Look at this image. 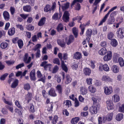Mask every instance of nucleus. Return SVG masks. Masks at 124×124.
Wrapping results in <instances>:
<instances>
[{
	"instance_id": "nucleus-46",
	"label": "nucleus",
	"mask_w": 124,
	"mask_h": 124,
	"mask_svg": "<svg viewBox=\"0 0 124 124\" xmlns=\"http://www.w3.org/2000/svg\"><path fill=\"white\" fill-rule=\"evenodd\" d=\"M3 101L6 104L10 106H12V103L11 101H9L8 100H6L5 98H4L3 99Z\"/></svg>"
},
{
	"instance_id": "nucleus-57",
	"label": "nucleus",
	"mask_w": 124,
	"mask_h": 124,
	"mask_svg": "<svg viewBox=\"0 0 124 124\" xmlns=\"http://www.w3.org/2000/svg\"><path fill=\"white\" fill-rule=\"evenodd\" d=\"M71 66L73 69L76 70L78 67L77 62H74L72 63Z\"/></svg>"
},
{
	"instance_id": "nucleus-56",
	"label": "nucleus",
	"mask_w": 124,
	"mask_h": 124,
	"mask_svg": "<svg viewBox=\"0 0 124 124\" xmlns=\"http://www.w3.org/2000/svg\"><path fill=\"white\" fill-rule=\"evenodd\" d=\"M59 69V67L57 65H55L53 69L52 73H56Z\"/></svg>"
},
{
	"instance_id": "nucleus-48",
	"label": "nucleus",
	"mask_w": 124,
	"mask_h": 124,
	"mask_svg": "<svg viewBox=\"0 0 124 124\" xmlns=\"http://www.w3.org/2000/svg\"><path fill=\"white\" fill-rule=\"evenodd\" d=\"M103 69L105 71H108L109 70V68L107 64H105L103 65Z\"/></svg>"
},
{
	"instance_id": "nucleus-41",
	"label": "nucleus",
	"mask_w": 124,
	"mask_h": 124,
	"mask_svg": "<svg viewBox=\"0 0 124 124\" xmlns=\"http://www.w3.org/2000/svg\"><path fill=\"white\" fill-rule=\"evenodd\" d=\"M115 19L114 17H110L107 23L109 24H112L114 22Z\"/></svg>"
},
{
	"instance_id": "nucleus-14",
	"label": "nucleus",
	"mask_w": 124,
	"mask_h": 124,
	"mask_svg": "<svg viewBox=\"0 0 124 124\" xmlns=\"http://www.w3.org/2000/svg\"><path fill=\"white\" fill-rule=\"evenodd\" d=\"M62 16V14L61 13L59 14L55 13L52 16V19L55 20L60 19Z\"/></svg>"
},
{
	"instance_id": "nucleus-26",
	"label": "nucleus",
	"mask_w": 124,
	"mask_h": 124,
	"mask_svg": "<svg viewBox=\"0 0 124 124\" xmlns=\"http://www.w3.org/2000/svg\"><path fill=\"white\" fill-rule=\"evenodd\" d=\"M118 62L121 67H123L124 66V60L122 57H120L118 58Z\"/></svg>"
},
{
	"instance_id": "nucleus-63",
	"label": "nucleus",
	"mask_w": 124,
	"mask_h": 124,
	"mask_svg": "<svg viewBox=\"0 0 124 124\" xmlns=\"http://www.w3.org/2000/svg\"><path fill=\"white\" fill-rule=\"evenodd\" d=\"M20 16L23 19H26L27 17L29 16L28 14H20Z\"/></svg>"
},
{
	"instance_id": "nucleus-42",
	"label": "nucleus",
	"mask_w": 124,
	"mask_h": 124,
	"mask_svg": "<svg viewBox=\"0 0 124 124\" xmlns=\"http://www.w3.org/2000/svg\"><path fill=\"white\" fill-rule=\"evenodd\" d=\"M18 80L16 79L15 81L12 84L11 87L13 88H15L18 85Z\"/></svg>"
},
{
	"instance_id": "nucleus-25",
	"label": "nucleus",
	"mask_w": 124,
	"mask_h": 124,
	"mask_svg": "<svg viewBox=\"0 0 124 124\" xmlns=\"http://www.w3.org/2000/svg\"><path fill=\"white\" fill-rule=\"evenodd\" d=\"M23 10L27 12H30L31 9V7L29 5H26L23 7Z\"/></svg>"
},
{
	"instance_id": "nucleus-8",
	"label": "nucleus",
	"mask_w": 124,
	"mask_h": 124,
	"mask_svg": "<svg viewBox=\"0 0 124 124\" xmlns=\"http://www.w3.org/2000/svg\"><path fill=\"white\" fill-rule=\"evenodd\" d=\"M69 14L67 11H65L62 17L63 20L65 22H67L69 19Z\"/></svg>"
},
{
	"instance_id": "nucleus-60",
	"label": "nucleus",
	"mask_w": 124,
	"mask_h": 124,
	"mask_svg": "<svg viewBox=\"0 0 124 124\" xmlns=\"http://www.w3.org/2000/svg\"><path fill=\"white\" fill-rule=\"evenodd\" d=\"M90 21H88L85 24L84 23L82 24H81L80 25V27H83L84 29H85V27L86 26H88L89 25V24H90Z\"/></svg>"
},
{
	"instance_id": "nucleus-31",
	"label": "nucleus",
	"mask_w": 124,
	"mask_h": 124,
	"mask_svg": "<svg viewBox=\"0 0 124 124\" xmlns=\"http://www.w3.org/2000/svg\"><path fill=\"white\" fill-rule=\"evenodd\" d=\"M80 118L78 117H76L72 118L71 120V123L72 124H76L79 120Z\"/></svg>"
},
{
	"instance_id": "nucleus-50",
	"label": "nucleus",
	"mask_w": 124,
	"mask_h": 124,
	"mask_svg": "<svg viewBox=\"0 0 124 124\" xmlns=\"http://www.w3.org/2000/svg\"><path fill=\"white\" fill-rule=\"evenodd\" d=\"M87 63L90 65L92 68L93 69L94 68L95 66L93 62L92 61H87Z\"/></svg>"
},
{
	"instance_id": "nucleus-47",
	"label": "nucleus",
	"mask_w": 124,
	"mask_h": 124,
	"mask_svg": "<svg viewBox=\"0 0 124 124\" xmlns=\"http://www.w3.org/2000/svg\"><path fill=\"white\" fill-rule=\"evenodd\" d=\"M8 46V44L4 42L1 43L0 44V47L3 49H5Z\"/></svg>"
},
{
	"instance_id": "nucleus-45",
	"label": "nucleus",
	"mask_w": 124,
	"mask_h": 124,
	"mask_svg": "<svg viewBox=\"0 0 124 124\" xmlns=\"http://www.w3.org/2000/svg\"><path fill=\"white\" fill-rule=\"evenodd\" d=\"M44 10L46 12L51 11L50 6L48 4L46 5L44 8Z\"/></svg>"
},
{
	"instance_id": "nucleus-13",
	"label": "nucleus",
	"mask_w": 124,
	"mask_h": 124,
	"mask_svg": "<svg viewBox=\"0 0 124 124\" xmlns=\"http://www.w3.org/2000/svg\"><path fill=\"white\" fill-rule=\"evenodd\" d=\"M112 99L114 102H117L119 101L120 98L119 95L117 94H115L112 97Z\"/></svg>"
},
{
	"instance_id": "nucleus-52",
	"label": "nucleus",
	"mask_w": 124,
	"mask_h": 124,
	"mask_svg": "<svg viewBox=\"0 0 124 124\" xmlns=\"http://www.w3.org/2000/svg\"><path fill=\"white\" fill-rule=\"evenodd\" d=\"M93 79L91 78H87L86 79V82L88 85H91L92 83Z\"/></svg>"
},
{
	"instance_id": "nucleus-44",
	"label": "nucleus",
	"mask_w": 124,
	"mask_h": 124,
	"mask_svg": "<svg viewBox=\"0 0 124 124\" xmlns=\"http://www.w3.org/2000/svg\"><path fill=\"white\" fill-rule=\"evenodd\" d=\"M63 28L62 24L61 23H60L57 26V29L58 31H60L63 30Z\"/></svg>"
},
{
	"instance_id": "nucleus-21",
	"label": "nucleus",
	"mask_w": 124,
	"mask_h": 124,
	"mask_svg": "<svg viewBox=\"0 0 124 124\" xmlns=\"http://www.w3.org/2000/svg\"><path fill=\"white\" fill-rule=\"evenodd\" d=\"M74 40V37L73 35H70L69 38L68 40H66V41L68 45H69L73 42Z\"/></svg>"
},
{
	"instance_id": "nucleus-15",
	"label": "nucleus",
	"mask_w": 124,
	"mask_h": 124,
	"mask_svg": "<svg viewBox=\"0 0 124 124\" xmlns=\"http://www.w3.org/2000/svg\"><path fill=\"white\" fill-rule=\"evenodd\" d=\"M108 52V51L106 48H103L99 51L98 53L100 55H103L107 53Z\"/></svg>"
},
{
	"instance_id": "nucleus-19",
	"label": "nucleus",
	"mask_w": 124,
	"mask_h": 124,
	"mask_svg": "<svg viewBox=\"0 0 124 124\" xmlns=\"http://www.w3.org/2000/svg\"><path fill=\"white\" fill-rule=\"evenodd\" d=\"M81 57V54L79 52H76L74 54L73 56L74 59L78 60L80 59Z\"/></svg>"
},
{
	"instance_id": "nucleus-27",
	"label": "nucleus",
	"mask_w": 124,
	"mask_h": 124,
	"mask_svg": "<svg viewBox=\"0 0 124 124\" xmlns=\"http://www.w3.org/2000/svg\"><path fill=\"white\" fill-rule=\"evenodd\" d=\"M66 80L65 82L66 84H68L70 83L72 80V79L70 77V76L68 75L66 76Z\"/></svg>"
},
{
	"instance_id": "nucleus-64",
	"label": "nucleus",
	"mask_w": 124,
	"mask_h": 124,
	"mask_svg": "<svg viewBox=\"0 0 124 124\" xmlns=\"http://www.w3.org/2000/svg\"><path fill=\"white\" fill-rule=\"evenodd\" d=\"M30 88V85L27 83L25 84L24 85V89L26 90H29Z\"/></svg>"
},
{
	"instance_id": "nucleus-7",
	"label": "nucleus",
	"mask_w": 124,
	"mask_h": 124,
	"mask_svg": "<svg viewBox=\"0 0 124 124\" xmlns=\"http://www.w3.org/2000/svg\"><path fill=\"white\" fill-rule=\"evenodd\" d=\"M37 77L40 78V79L38 80V81H41L43 83L45 82L46 77L44 75H42L41 73L38 70L37 72Z\"/></svg>"
},
{
	"instance_id": "nucleus-3",
	"label": "nucleus",
	"mask_w": 124,
	"mask_h": 124,
	"mask_svg": "<svg viewBox=\"0 0 124 124\" xmlns=\"http://www.w3.org/2000/svg\"><path fill=\"white\" fill-rule=\"evenodd\" d=\"M117 36L120 39H122L124 37V28H118L116 31Z\"/></svg>"
},
{
	"instance_id": "nucleus-5",
	"label": "nucleus",
	"mask_w": 124,
	"mask_h": 124,
	"mask_svg": "<svg viewBox=\"0 0 124 124\" xmlns=\"http://www.w3.org/2000/svg\"><path fill=\"white\" fill-rule=\"evenodd\" d=\"M101 80L102 81L105 82H112L113 79L108 76L104 75L101 77Z\"/></svg>"
},
{
	"instance_id": "nucleus-18",
	"label": "nucleus",
	"mask_w": 124,
	"mask_h": 124,
	"mask_svg": "<svg viewBox=\"0 0 124 124\" xmlns=\"http://www.w3.org/2000/svg\"><path fill=\"white\" fill-rule=\"evenodd\" d=\"M3 15L5 19L8 21L10 19V16L9 13L6 11H5L3 13Z\"/></svg>"
},
{
	"instance_id": "nucleus-40",
	"label": "nucleus",
	"mask_w": 124,
	"mask_h": 124,
	"mask_svg": "<svg viewBox=\"0 0 124 124\" xmlns=\"http://www.w3.org/2000/svg\"><path fill=\"white\" fill-rule=\"evenodd\" d=\"M105 120V118L104 117H99L98 119V124H102V123H104Z\"/></svg>"
},
{
	"instance_id": "nucleus-20",
	"label": "nucleus",
	"mask_w": 124,
	"mask_h": 124,
	"mask_svg": "<svg viewBox=\"0 0 124 124\" xmlns=\"http://www.w3.org/2000/svg\"><path fill=\"white\" fill-rule=\"evenodd\" d=\"M32 94L31 93L28 92L25 96V99L28 102L30 101L32 99Z\"/></svg>"
},
{
	"instance_id": "nucleus-38",
	"label": "nucleus",
	"mask_w": 124,
	"mask_h": 124,
	"mask_svg": "<svg viewBox=\"0 0 124 124\" xmlns=\"http://www.w3.org/2000/svg\"><path fill=\"white\" fill-rule=\"evenodd\" d=\"M118 111L120 112L124 113V103L119 107Z\"/></svg>"
},
{
	"instance_id": "nucleus-53",
	"label": "nucleus",
	"mask_w": 124,
	"mask_h": 124,
	"mask_svg": "<svg viewBox=\"0 0 124 124\" xmlns=\"http://www.w3.org/2000/svg\"><path fill=\"white\" fill-rule=\"evenodd\" d=\"M29 110L32 112H34L35 111L34 106L32 104H30Z\"/></svg>"
},
{
	"instance_id": "nucleus-12",
	"label": "nucleus",
	"mask_w": 124,
	"mask_h": 124,
	"mask_svg": "<svg viewBox=\"0 0 124 124\" xmlns=\"http://www.w3.org/2000/svg\"><path fill=\"white\" fill-rule=\"evenodd\" d=\"M35 70L33 69L30 73V78L31 80H35L36 78L35 76Z\"/></svg>"
},
{
	"instance_id": "nucleus-54",
	"label": "nucleus",
	"mask_w": 124,
	"mask_h": 124,
	"mask_svg": "<svg viewBox=\"0 0 124 124\" xmlns=\"http://www.w3.org/2000/svg\"><path fill=\"white\" fill-rule=\"evenodd\" d=\"M83 16H78L74 17L73 19V20L74 21L75 20H78V22L79 23L80 22V21L82 19Z\"/></svg>"
},
{
	"instance_id": "nucleus-10",
	"label": "nucleus",
	"mask_w": 124,
	"mask_h": 124,
	"mask_svg": "<svg viewBox=\"0 0 124 124\" xmlns=\"http://www.w3.org/2000/svg\"><path fill=\"white\" fill-rule=\"evenodd\" d=\"M31 60V58L30 57H28V54L26 53L24 55L23 58L24 62L27 64L29 63Z\"/></svg>"
},
{
	"instance_id": "nucleus-29",
	"label": "nucleus",
	"mask_w": 124,
	"mask_h": 124,
	"mask_svg": "<svg viewBox=\"0 0 124 124\" xmlns=\"http://www.w3.org/2000/svg\"><path fill=\"white\" fill-rule=\"evenodd\" d=\"M56 89L59 94L61 95L62 92V88L61 85H57L56 87Z\"/></svg>"
},
{
	"instance_id": "nucleus-36",
	"label": "nucleus",
	"mask_w": 124,
	"mask_h": 124,
	"mask_svg": "<svg viewBox=\"0 0 124 124\" xmlns=\"http://www.w3.org/2000/svg\"><path fill=\"white\" fill-rule=\"evenodd\" d=\"M72 31L75 37H77L78 34V29L74 27L72 28Z\"/></svg>"
},
{
	"instance_id": "nucleus-37",
	"label": "nucleus",
	"mask_w": 124,
	"mask_h": 124,
	"mask_svg": "<svg viewBox=\"0 0 124 124\" xmlns=\"http://www.w3.org/2000/svg\"><path fill=\"white\" fill-rule=\"evenodd\" d=\"M69 3H66L63 4L62 5V9L64 10L68 9L69 7Z\"/></svg>"
},
{
	"instance_id": "nucleus-2",
	"label": "nucleus",
	"mask_w": 124,
	"mask_h": 124,
	"mask_svg": "<svg viewBox=\"0 0 124 124\" xmlns=\"http://www.w3.org/2000/svg\"><path fill=\"white\" fill-rule=\"evenodd\" d=\"M104 92L106 95L111 94L113 92L112 87L111 86H105L104 87Z\"/></svg>"
},
{
	"instance_id": "nucleus-6",
	"label": "nucleus",
	"mask_w": 124,
	"mask_h": 124,
	"mask_svg": "<svg viewBox=\"0 0 124 124\" xmlns=\"http://www.w3.org/2000/svg\"><path fill=\"white\" fill-rule=\"evenodd\" d=\"M112 53L110 51H108L107 54L105 55L103 57V59L105 61H107L111 60L112 57Z\"/></svg>"
},
{
	"instance_id": "nucleus-43",
	"label": "nucleus",
	"mask_w": 124,
	"mask_h": 124,
	"mask_svg": "<svg viewBox=\"0 0 124 124\" xmlns=\"http://www.w3.org/2000/svg\"><path fill=\"white\" fill-rule=\"evenodd\" d=\"M17 43L19 47L21 49L23 46V43L21 39H19L17 41Z\"/></svg>"
},
{
	"instance_id": "nucleus-4",
	"label": "nucleus",
	"mask_w": 124,
	"mask_h": 124,
	"mask_svg": "<svg viewBox=\"0 0 124 124\" xmlns=\"http://www.w3.org/2000/svg\"><path fill=\"white\" fill-rule=\"evenodd\" d=\"M107 106L108 110L114 109V106L113 102L111 100H109L106 101Z\"/></svg>"
},
{
	"instance_id": "nucleus-58",
	"label": "nucleus",
	"mask_w": 124,
	"mask_h": 124,
	"mask_svg": "<svg viewBox=\"0 0 124 124\" xmlns=\"http://www.w3.org/2000/svg\"><path fill=\"white\" fill-rule=\"evenodd\" d=\"M53 62L54 63L58 65H59L60 64L59 59L57 58L54 59L53 60Z\"/></svg>"
},
{
	"instance_id": "nucleus-35",
	"label": "nucleus",
	"mask_w": 124,
	"mask_h": 124,
	"mask_svg": "<svg viewBox=\"0 0 124 124\" xmlns=\"http://www.w3.org/2000/svg\"><path fill=\"white\" fill-rule=\"evenodd\" d=\"M15 32V28H13L10 29L8 31V34L10 36L14 35Z\"/></svg>"
},
{
	"instance_id": "nucleus-32",
	"label": "nucleus",
	"mask_w": 124,
	"mask_h": 124,
	"mask_svg": "<svg viewBox=\"0 0 124 124\" xmlns=\"http://www.w3.org/2000/svg\"><path fill=\"white\" fill-rule=\"evenodd\" d=\"M57 42L58 44L62 47L64 46L65 43L64 42V40H61L60 39H58L57 40Z\"/></svg>"
},
{
	"instance_id": "nucleus-23",
	"label": "nucleus",
	"mask_w": 124,
	"mask_h": 124,
	"mask_svg": "<svg viewBox=\"0 0 124 124\" xmlns=\"http://www.w3.org/2000/svg\"><path fill=\"white\" fill-rule=\"evenodd\" d=\"M89 91L91 93H94L96 91V88L92 85H90L88 87Z\"/></svg>"
},
{
	"instance_id": "nucleus-30",
	"label": "nucleus",
	"mask_w": 124,
	"mask_h": 124,
	"mask_svg": "<svg viewBox=\"0 0 124 124\" xmlns=\"http://www.w3.org/2000/svg\"><path fill=\"white\" fill-rule=\"evenodd\" d=\"M49 94L51 96H56L55 90L53 89H51L49 91Z\"/></svg>"
},
{
	"instance_id": "nucleus-22",
	"label": "nucleus",
	"mask_w": 124,
	"mask_h": 124,
	"mask_svg": "<svg viewBox=\"0 0 124 124\" xmlns=\"http://www.w3.org/2000/svg\"><path fill=\"white\" fill-rule=\"evenodd\" d=\"M47 62L46 61H45L42 62L40 65L41 66L44 67L45 69H46L48 66H50L51 67L52 64H47Z\"/></svg>"
},
{
	"instance_id": "nucleus-1",
	"label": "nucleus",
	"mask_w": 124,
	"mask_h": 124,
	"mask_svg": "<svg viewBox=\"0 0 124 124\" xmlns=\"http://www.w3.org/2000/svg\"><path fill=\"white\" fill-rule=\"evenodd\" d=\"M117 8L116 6H115L111 8L109 11L108 13L104 16L103 18L100 21L99 24V25H100L102 24L106 20L108 17L111 12L112 11Z\"/></svg>"
},
{
	"instance_id": "nucleus-49",
	"label": "nucleus",
	"mask_w": 124,
	"mask_h": 124,
	"mask_svg": "<svg viewBox=\"0 0 124 124\" xmlns=\"http://www.w3.org/2000/svg\"><path fill=\"white\" fill-rule=\"evenodd\" d=\"M92 32L91 29H88L86 32V36H87L91 37L92 35Z\"/></svg>"
},
{
	"instance_id": "nucleus-39",
	"label": "nucleus",
	"mask_w": 124,
	"mask_h": 124,
	"mask_svg": "<svg viewBox=\"0 0 124 124\" xmlns=\"http://www.w3.org/2000/svg\"><path fill=\"white\" fill-rule=\"evenodd\" d=\"M45 18L44 17L42 18L38 23V25L39 26H42L45 23Z\"/></svg>"
},
{
	"instance_id": "nucleus-34",
	"label": "nucleus",
	"mask_w": 124,
	"mask_h": 124,
	"mask_svg": "<svg viewBox=\"0 0 124 124\" xmlns=\"http://www.w3.org/2000/svg\"><path fill=\"white\" fill-rule=\"evenodd\" d=\"M111 44L112 46L116 47L118 44V42L115 39H113L111 41Z\"/></svg>"
},
{
	"instance_id": "nucleus-51",
	"label": "nucleus",
	"mask_w": 124,
	"mask_h": 124,
	"mask_svg": "<svg viewBox=\"0 0 124 124\" xmlns=\"http://www.w3.org/2000/svg\"><path fill=\"white\" fill-rule=\"evenodd\" d=\"M58 117L56 115L54 116L52 121V124H56L58 121Z\"/></svg>"
},
{
	"instance_id": "nucleus-16",
	"label": "nucleus",
	"mask_w": 124,
	"mask_h": 124,
	"mask_svg": "<svg viewBox=\"0 0 124 124\" xmlns=\"http://www.w3.org/2000/svg\"><path fill=\"white\" fill-rule=\"evenodd\" d=\"M119 68L117 65H114L112 66L111 70L114 73H118L119 71Z\"/></svg>"
},
{
	"instance_id": "nucleus-9",
	"label": "nucleus",
	"mask_w": 124,
	"mask_h": 124,
	"mask_svg": "<svg viewBox=\"0 0 124 124\" xmlns=\"http://www.w3.org/2000/svg\"><path fill=\"white\" fill-rule=\"evenodd\" d=\"M90 112L92 114H96L97 113L98 108L97 106L93 105L89 109Z\"/></svg>"
},
{
	"instance_id": "nucleus-62",
	"label": "nucleus",
	"mask_w": 124,
	"mask_h": 124,
	"mask_svg": "<svg viewBox=\"0 0 124 124\" xmlns=\"http://www.w3.org/2000/svg\"><path fill=\"white\" fill-rule=\"evenodd\" d=\"M34 27L31 25H29L26 27V29L28 30L32 31L34 29Z\"/></svg>"
},
{
	"instance_id": "nucleus-28",
	"label": "nucleus",
	"mask_w": 124,
	"mask_h": 124,
	"mask_svg": "<svg viewBox=\"0 0 124 124\" xmlns=\"http://www.w3.org/2000/svg\"><path fill=\"white\" fill-rule=\"evenodd\" d=\"M83 72L85 75H89L91 73V71L89 68H86L84 69Z\"/></svg>"
},
{
	"instance_id": "nucleus-59",
	"label": "nucleus",
	"mask_w": 124,
	"mask_h": 124,
	"mask_svg": "<svg viewBox=\"0 0 124 124\" xmlns=\"http://www.w3.org/2000/svg\"><path fill=\"white\" fill-rule=\"evenodd\" d=\"M6 107L12 113H13V106H10L8 105H6Z\"/></svg>"
},
{
	"instance_id": "nucleus-55",
	"label": "nucleus",
	"mask_w": 124,
	"mask_h": 124,
	"mask_svg": "<svg viewBox=\"0 0 124 124\" xmlns=\"http://www.w3.org/2000/svg\"><path fill=\"white\" fill-rule=\"evenodd\" d=\"M107 36L108 39L110 40H111L113 37L114 34L113 33L110 32L108 34Z\"/></svg>"
},
{
	"instance_id": "nucleus-17",
	"label": "nucleus",
	"mask_w": 124,
	"mask_h": 124,
	"mask_svg": "<svg viewBox=\"0 0 124 124\" xmlns=\"http://www.w3.org/2000/svg\"><path fill=\"white\" fill-rule=\"evenodd\" d=\"M114 115V113L111 112L108 113L107 115L106 119L108 121H111Z\"/></svg>"
},
{
	"instance_id": "nucleus-11",
	"label": "nucleus",
	"mask_w": 124,
	"mask_h": 124,
	"mask_svg": "<svg viewBox=\"0 0 124 124\" xmlns=\"http://www.w3.org/2000/svg\"><path fill=\"white\" fill-rule=\"evenodd\" d=\"M123 117L124 115L122 113H119L116 115L115 119L116 121H120L123 119Z\"/></svg>"
},
{
	"instance_id": "nucleus-33",
	"label": "nucleus",
	"mask_w": 124,
	"mask_h": 124,
	"mask_svg": "<svg viewBox=\"0 0 124 124\" xmlns=\"http://www.w3.org/2000/svg\"><path fill=\"white\" fill-rule=\"evenodd\" d=\"M63 103L68 107H71L72 105L71 101L68 100L64 101Z\"/></svg>"
},
{
	"instance_id": "nucleus-61",
	"label": "nucleus",
	"mask_w": 124,
	"mask_h": 124,
	"mask_svg": "<svg viewBox=\"0 0 124 124\" xmlns=\"http://www.w3.org/2000/svg\"><path fill=\"white\" fill-rule=\"evenodd\" d=\"M118 13V12L117 11H114L110 14V17H114V16H115Z\"/></svg>"
},
{
	"instance_id": "nucleus-24",
	"label": "nucleus",
	"mask_w": 124,
	"mask_h": 124,
	"mask_svg": "<svg viewBox=\"0 0 124 124\" xmlns=\"http://www.w3.org/2000/svg\"><path fill=\"white\" fill-rule=\"evenodd\" d=\"M87 92V89L84 87H81L80 88V93L82 95L85 94Z\"/></svg>"
}]
</instances>
